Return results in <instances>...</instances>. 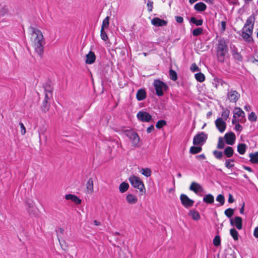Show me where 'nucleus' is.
<instances>
[{
    "label": "nucleus",
    "mask_w": 258,
    "mask_h": 258,
    "mask_svg": "<svg viewBox=\"0 0 258 258\" xmlns=\"http://www.w3.org/2000/svg\"><path fill=\"white\" fill-rule=\"evenodd\" d=\"M32 36L34 37V47L36 52L40 56H42L44 52V41L43 35L42 32L38 29L33 27L31 28Z\"/></svg>",
    "instance_id": "obj_1"
},
{
    "label": "nucleus",
    "mask_w": 258,
    "mask_h": 258,
    "mask_svg": "<svg viewBox=\"0 0 258 258\" xmlns=\"http://www.w3.org/2000/svg\"><path fill=\"white\" fill-rule=\"evenodd\" d=\"M228 53V45L224 39H220L216 45V55L220 62H224Z\"/></svg>",
    "instance_id": "obj_2"
},
{
    "label": "nucleus",
    "mask_w": 258,
    "mask_h": 258,
    "mask_svg": "<svg viewBox=\"0 0 258 258\" xmlns=\"http://www.w3.org/2000/svg\"><path fill=\"white\" fill-rule=\"evenodd\" d=\"M153 85L156 90V94L158 96H163L164 92L166 91L168 88L165 83L159 80H155Z\"/></svg>",
    "instance_id": "obj_3"
},
{
    "label": "nucleus",
    "mask_w": 258,
    "mask_h": 258,
    "mask_svg": "<svg viewBox=\"0 0 258 258\" xmlns=\"http://www.w3.org/2000/svg\"><path fill=\"white\" fill-rule=\"evenodd\" d=\"M129 181L132 185L140 190L141 192L145 191V188L143 182L140 178L136 176H132L129 178Z\"/></svg>",
    "instance_id": "obj_4"
},
{
    "label": "nucleus",
    "mask_w": 258,
    "mask_h": 258,
    "mask_svg": "<svg viewBox=\"0 0 258 258\" xmlns=\"http://www.w3.org/2000/svg\"><path fill=\"white\" fill-rule=\"evenodd\" d=\"M124 135L132 141L134 147H138L140 138L137 133L132 130H125Z\"/></svg>",
    "instance_id": "obj_5"
},
{
    "label": "nucleus",
    "mask_w": 258,
    "mask_h": 258,
    "mask_svg": "<svg viewBox=\"0 0 258 258\" xmlns=\"http://www.w3.org/2000/svg\"><path fill=\"white\" fill-rule=\"evenodd\" d=\"M207 135L204 132L197 134L194 138L193 144L195 145H203L207 139Z\"/></svg>",
    "instance_id": "obj_6"
},
{
    "label": "nucleus",
    "mask_w": 258,
    "mask_h": 258,
    "mask_svg": "<svg viewBox=\"0 0 258 258\" xmlns=\"http://www.w3.org/2000/svg\"><path fill=\"white\" fill-rule=\"evenodd\" d=\"M252 27L243 28L241 35L245 41L250 42L252 40Z\"/></svg>",
    "instance_id": "obj_7"
},
{
    "label": "nucleus",
    "mask_w": 258,
    "mask_h": 258,
    "mask_svg": "<svg viewBox=\"0 0 258 258\" xmlns=\"http://www.w3.org/2000/svg\"><path fill=\"white\" fill-rule=\"evenodd\" d=\"M180 199L182 205L186 208L192 207L194 204V201L190 199L185 194H181L180 196Z\"/></svg>",
    "instance_id": "obj_8"
},
{
    "label": "nucleus",
    "mask_w": 258,
    "mask_h": 258,
    "mask_svg": "<svg viewBox=\"0 0 258 258\" xmlns=\"http://www.w3.org/2000/svg\"><path fill=\"white\" fill-rule=\"evenodd\" d=\"M138 118L143 121L148 122L150 121L152 118V116L147 112L139 111L137 115Z\"/></svg>",
    "instance_id": "obj_9"
},
{
    "label": "nucleus",
    "mask_w": 258,
    "mask_h": 258,
    "mask_svg": "<svg viewBox=\"0 0 258 258\" xmlns=\"http://www.w3.org/2000/svg\"><path fill=\"white\" fill-rule=\"evenodd\" d=\"M227 98L230 102L236 103L240 97V94L235 90H229Z\"/></svg>",
    "instance_id": "obj_10"
},
{
    "label": "nucleus",
    "mask_w": 258,
    "mask_h": 258,
    "mask_svg": "<svg viewBox=\"0 0 258 258\" xmlns=\"http://www.w3.org/2000/svg\"><path fill=\"white\" fill-rule=\"evenodd\" d=\"M230 223L232 226H235L238 230L242 228V219L240 217L236 216L234 219H230Z\"/></svg>",
    "instance_id": "obj_11"
},
{
    "label": "nucleus",
    "mask_w": 258,
    "mask_h": 258,
    "mask_svg": "<svg viewBox=\"0 0 258 258\" xmlns=\"http://www.w3.org/2000/svg\"><path fill=\"white\" fill-rule=\"evenodd\" d=\"M216 127L221 133L225 131L226 127V123L222 119V118H218L215 121Z\"/></svg>",
    "instance_id": "obj_12"
},
{
    "label": "nucleus",
    "mask_w": 258,
    "mask_h": 258,
    "mask_svg": "<svg viewBox=\"0 0 258 258\" xmlns=\"http://www.w3.org/2000/svg\"><path fill=\"white\" fill-rule=\"evenodd\" d=\"M224 138L226 143L230 145H232L235 140V135L233 132L226 133L224 136Z\"/></svg>",
    "instance_id": "obj_13"
},
{
    "label": "nucleus",
    "mask_w": 258,
    "mask_h": 258,
    "mask_svg": "<svg viewBox=\"0 0 258 258\" xmlns=\"http://www.w3.org/2000/svg\"><path fill=\"white\" fill-rule=\"evenodd\" d=\"M151 23L155 26H164L167 25V22L159 18H154L152 20Z\"/></svg>",
    "instance_id": "obj_14"
},
{
    "label": "nucleus",
    "mask_w": 258,
    "mask_h": 258,
    "mask_svg": "<svg viewBox=\"0 0 258 258\" xmlns=\"http://www.w3.org/2000/svg\"><path fill=\"white\" fill-rule=\"evenodd\" d=\"M96 59V56L95 53L90 51L86 55V59L85 60V62L87 64H92L93 63Z\"/></svg>",
    "instance_id": "obj_15"
},
{
    "label": "nucleus",
    "mask_w": 258,
    "mask_h": 258,
    "mask_svg": "<svg viewBox=\"0 0 258 258\" xmlns=\"http://www.w3.org/2000/svg\"><path fill=\"white\" fill-rule=\"evenodd\" d=\"M50 98L48 97V95H45L41 106V110L44 112H46L49 109L50 104L48 102V100H50Z\"/></svg>",
    "instance_id": "obj_16"
},
{
    "label": "nucleus",
    "mask_w": 258,
    "mask_h": 258,
    "mask_svg": "<svg viewBox=\"0 0 258 258\" xmlns=\"http://www.w3.org/2000/svg\"><path fill=\"white\" fill-rule=\"evenodd\" d=\"M189 189L197 194L199 191H201L203 188L200 184L192 182L189 186Z\"/></svg>",
    "instance_id": "obj_17"
},
{
    "label": "nucleus",
    "mask_w": 258,
    "mask_h": 258,
    "mask_svg": "<svg viewBox=\"0 0 258 258\" xmlns=\"http://www.w3.org/2000/svg\"><path fill=\"white\" fill-rule=\"evenodd\" d=\"M65 199L68 200H71L75 204L80 205L81 204L82 201L78 198L76 196L72 194H68L66 195Z\"/></svg>",
    "instance_id": "obj_18"
},
{
    "label": "nucleus",
    "mask_w": 258,
    "mask_h": 258,
    "mask_svg": "<svg viewBox=\"0 0 258 258\" xmlns=\"http://www.w3.org/2000/svg\"><path fill=\"white\" fill-rule=\"evenodd\" d=\"M255 18L253 14L249 16L246 20V23L244 26V27L247 28V26L249 27H252L253 29L254 24L255 22Z\"/></svg>",
    "instance_id": "obj_19"
},
{
    "label": "nucleus",
    "mask_w": 258,
    "mask_h": 258,
    "mask_svg": "<svg viewBox=\"0 0 258 258\" xmlns=\"http://www.w3.org/2000/svg\"><path fill=\"white\" fill-rule=\"evenodd\" d=\"M136 98L138 101H142L146 98V92L145 89H140L136 94Z\"/></svg>",
    "instance_id": "obj_20"
},
{
    "label": "nucleus",
    "mask_w": 258,
    "mask_h": 258,
    "mask_svg": "<svg viewBox=\"0 0 258 258\" xmlns=\"http://www.w3.org/2000/svg\"><path fill=\"white\" fill-rule=\"evenodd\" d=\"M233 118H236V115L238 117H244L245 113L240 107H235L233 110Z\"/></svg>",
    "instance_id": "obj_21"
},
{
    "label": "nucleus",
    "mask_w": 258,
    "mask_h": 258,
    "mask_svg": "<svg viewBox=\"0 0 258 258\" xmlns=\"http://www.w3.org/2000/svg\"><path fill=\"white\" fill-rule=\"evenodd\" d=\"M203 202L207 204H212L214 202V196L210 194L206 195L203 198Z\"/></svg>",
    "instance_id": "obj_22"
},
{
    "label": "nucleus",
    "mask_w": 258,
    "mask_h": 258,
    "mask_svg": "<svg viewBox=\"0 0 258 258\" xmlns=\"http://www.w3.org/2000/svg\"><path fill=\"white\" fill-rule=\"evenodd\" d=\"M86 188L88 194L93 192V181L92 178H89L86 183Z\"/></svg>",
    "instance_id": "obj_23"
},
{
    "label": "nucleus",
    "mask_w": 258,
    "mask_h": 258,
    "mask_svg": "<svg viewBox=\"0 0 258 258\" xmlns=\"http://www.w3.org/2000/svg\"><path fill=\"white\" fill-rule=\"evenodd\" d=\"M127 202L130 204H135L138 201L136 196L132 194H128L126 197Z\"/></svg>",
    "instance_id": "obj_24"
},
{
    "label": "nucleus",
    "mask_w": 258,
    "mask_h": 258,
    "mask_svg": "<svg viewBox=\"0 0 258 258\" xmlns=\"http://www.w3.org/2000/svg\"><path fill=\"white\" fill-rule=\"evenodd\" d=\"M45 90V96L48 95V97L51 98L52 96V88L49 84H45L44 86Z\"/></svg>",
    "instance_id": "obj_25"
},
{
    "label": "nucleus",
    "mask_w": 258,
    "mask_h": 258,
    "mask_svg": "<svg viewBox=\"0 0 258 258\" xmlns=\"http://www.w3.org/2000/svg\"><path fill=\"white\" fill-rule=\"evenodd\" d=\"M194 8L197 11L202 12L206 9L207 6L204 3L200 2L195 5Z\"/></svg>",
    "instance_id": "obj_26"
},
{
    "label": "nucleus",
    "mask_w": 258,
    "mask_h": 258,
    "mask_svg": "<svg viewBox=\"0 0 258 258\" xmlns=\"http://www.w3.org/2000/svg\"><path fill=\"white\" fill-rule=\"evenodd\" d=\"M233 153L234 150L233 148L229 146L227 147L224 151V154L227 158L231 157L233 156Z\"/></svg>",
    "instance_id": "obj_27"
},
{
    "label": "nucleus",
    "mask_w": 258,
    "mask_h": 258,
    "mask_svg": "<svg viewBox=\"0 0 258 258\" xmlns=\"http://www.w3.org/2000/svg\"><path fill=\"white\" fill-rule=\"evenodd\" d=\"M222 112L221 113V118H222L223 120L224 119L226 120L229 117L230 114V110L228 109L224 108L223 107L222 108Z\"/></svg>",
    "instance_id": "obj_28"
},
{
    "label": "nucleus",
    "mask_w": 258,
    "mask_h": 258,
    "mask_svg": "<svg viewBox=\"0 0 258 258\" xmlns=\"http://www.w3.org/2000/svg\"><path fill=\"white\" fill-rule=\"evenodd\" d=\"M250 161L253 164L258 163V152L249 154Z\"/></svg>",
    "instance_id": "obj_29"
},
{
    "label": "nucleus",
    "mask_w": 258,
    "mask_h": 258,
    "mask_svg": "<svg viewBox=\"0 0 258 258\" xmlns=\"http://www.w3.org/2000/svg\"><path fill=\"white\" fill-rule=\"evenodd\" d=\"M129 185L127 183L123 182H122L119 186V191L121 193H123L125 192L128 188Z\"/></svg>",
    "instance_id": "obj_30"
},
{
    "label": "nucleus",
    "mask_w": 258,
    "mask_h": 258,
    "mask_svg": "<svg viewBox=\"0 0 258 258\" xmlns=\"http://www.w3.org/2000/svg\"><path fill=\"white\" fill-rule=\"evenodd\" d=\"M230 234L234 240H238L239 234L235 228H232L230 230Z\"/></svg>",
    "instance_id": "obj_31"
},
{
    "label": "nucleus",
    "mask_w": 258,
    "mask_h": 258,
    "mask_svg": "<svg viewBox=\"0 0 258 258\" xmlns=\"http://www.w3.org/2000/svg\"><path fill=\"white\" fill-rule=\"evenodd\" d=\"M246 150V145L244 144H240L237 146V151L240 154L243 155Z\"/></svg>",
    "instance_id": "obj_32"
},
{
    "label": "nucleus",
    "mask_w": 258,
    "mask_h": 258,
    "mask_svg": "<svg viewBox=\"0 0 258 258\" xmlns=\"http://www.w3.org/2000/svg\"><path fill=\"white\" fill-rule=\"evenodd\" d=\"M190 22L195 24L197 26H201L203 23L202 19L197 20L195 17H192L190 18Z\"/></svg>",
    "instance_id": "obj_33"
},
{
    "label": "nucleus",
    "mask_w": 258,
    "mask_h": 258,
    "mask_svg": "<svg viewBox=\"0 0 258 258\" xmlns=\"http://www.w3.org/2000/svg\"><path fill=\"white\" fill-rule=\"evenodd\" d=\"M189 215L191 216L192 218L195 220H198L200 218V215L199 212L191 210L189 212Z\"/></svg>",
    "instance_id": "obj_34"
},
{
    "label": "nucleus",
    "mask_w": 258,
    "mask_h": 258,
    "mask_svg": "<svg viewBox=\"0 0 258 258\" xmlns=\"http://www.w3.org/2000/svg\"><path fill=\"white\" fill-rule=\"evenodd\" d=\"M202 149L201 147L192 146L190 148L189 152L191 154H196L200 153L202 151Z\"/></svg>",
    "instance_id": "obj_35"
},
{
    "label": "nucleus",
    "mask_w": 258,
    "mask_h": 258,
    "mask_svg": "<svg viewBox=\"0 0 258 258\" xmlns=\"http://www.w3.org/2000/svg\"><path fill=\"white\" fill-rule=\"evenodd\" d=\"M195 76L196 79L200 82H203L205 80V77L204 75L202 73H197L195 74Z\"/></svg>",
    "instance_id": "obj_36"
},
{
    "label": "nucleus",
    "mask_w": 258,
    "mask_h": 258,
    "mask_svg": "<svg viewBox=\"0 0 258 258\" xmlns=\"http://www.w3.org/2000/svg\"><path fill=\"white\" fill-rule=\"evenodd\" d=\"M234 162V159H226L225 160V166L228 169H230L234 167V164L232 163Z\"/></svg>",
    "instance_id": "obj_37"
},
{
    "label": "nucleus",
    "mask_w": 258,
    "mask_h": 258,
    "mask_svg": "<svg viewBox=\"0 0 258 258\" xmlns=\"http://www.w3.org/2000/svg\"><path fill=\"white\" fill-rule=\"evenodd\" d=\"M109 17L107 16L103 21L101 25V29H105L108 28L109 24Z\"/></svg>",
    "instance_id": "obj_38"
},
{
    "label": "nucleus",
    "mask_w": 258,
    "mask_h": 258,
    "mask_svg": "<svg viewBox=\"0 0 258 258\" xmlns=\"http://www.w3.org/2000/svg\"><path fill=\"white\" fill-rule=\"evenodd\" d=\"M170 79L173 81H176L177 79V75L176 72L172 69H170L169 72Z\"/></svg>",
    "instance_id": "obj_39"
},
{
    "label": "nucleus",
    "mask_w": 258,
    "mask_h": 258,
    "mask_svg": "<svg viewBox=\"0 0 258 258\" xmlns=\"http://www.w3.org/2000/svg\"><path fill=\"white\" fill-rule=\"evenodd\" d=\"M141 173L146 177H149L151 175V170L148 168H142L141 170Z\"/></svg>",
    "instance_id": "obj_40"
},
{
    "label": "nucleus",
    "mask_w": 258,
    "mask_h": 258,
    "mask_svg": "<svg viewBox=\"0 0 258 258\" xmlns=\"http://www.w3.org/2000/svg\"><path fill=\"white\" fill-rule=\"evenodd\" d=\"M203 29L202 28L199 27L193 30L192 34L194 36H198L202 34Z\"/></svg>",
    "instance_id": "obj_41"
},
{
    "label": "nucleus",
    "mask_w": 258,
    "mask_h": 258,
    "mask_svg": "<svg viewBox=\"0 0 258 258\" xmlns=\"http://www.w3.org/2000/svg\"><path fill=\"white\" fill-rule=\"evenodd\" d=\"M232 54L234 57L238 60H241L242 58L241 55L237 52L236 49H233L231 51Z\"/></svg>",
    "instance_id": "obj_42"
},
{
    "label": "nucleus",
    "mask_w": 258,
    "mask_h": 258,
    "mask_svg": "<svg viewBox=\"0 0 258 258\" xmlns=\"http://www.w3.org/2000/svg\"><path fill=\"white\" fill-rule=\"evenodd\" d=\"M26 208L29 213H32L33 208V202L31 201H27L26 202Z\"/></svg>",
    "instance_id": "obj_43"
},
{
    "label": "nucleus",
    "mask_w": 258,
    "mask_h": 258,
    "mask_svg": "<svg viewBox=\"0 0 258 258\" xmlns=\"http://www.w3.org/2000/svg\"><path fill=\"white\" fill-rule=\"evenodd\" d=\"M224 214L228 218H230L234 214V209L231 208L227 209L225 210Z\"/></svg>",
    "instance_id": "obj_44"
},
{
    "label": "nucleus",
    "mask_w": 258,
    "mask_h": 258,
    "mask_svg": "<svg viewBox=\"0 0 258 258\" xmlns=\"http://www.w3.org/2000/svg\"><path fill=\"white\" fill-rule=\"evenodd\" d=\"M248 119L249 121L255 122L257 120V116L254 112H251L248 116Z\"/></svg>",
    "instance_id": "obj_45"
},
{
    "label": "nucleus",
    "mask_w": 258,
    "mask_h": 258,
    "mask_svg": "<svg viewBox=\"0 0 258 258\" xmlns=\"http://www.w3.org/2000/svg\"><path fill=\"white\" fill-rule=\"evenodd\" d=\"M216 201L220 203V205H223L225 203V198L223 195H219L216 198Z\"/></svg>",
    "instance_id": "obj_46"
},
{
    "label": "nucleus",
    "mask_w": 258,
    "mask_h": 258,
    "mask_svg": "<svg viewBox=\"0 0 258 258\" xmlns=\"http://www.w3.org/2000/svg\"><path fill=\"white\" fill-rule=\"evenodd\" d=\"M166 124V122L164 120H159L158 121L156 124V127L157 128H161Z\"/></svg>",
    "instance_id": "obj_47"
},
{
    "label": "nucleus",
    "mask_w": 258,
    "mask_h": 258,
    "mask_svg": "<svg viewBox=\"0 0 258 258\" xmlns=\"http://www.w3.org/2000/svg\"><path fill=\"white\" fill-rule=\"evenodd\" d=\"M213 155L217 159H221L223 157V153L217 150L213 151Z\"/></svg>",
    "instance_id": "obj_48"
},
{
    "label": "nucleus",
    "mask_w": 258,
    "mask_h": 258,
    "mask_svg": "<svg viewBox=\"0 0 258 258\" xmlns=\"http://www.w3.org/2000/svg\"><path fill=\"white\" fill-rule=\"evenodd\" d=\"M221 239L219 236H216L213 239V244L215 246H218L220 244Z\"/></svg>",
    "instance_id": "obj_49"
},
{
    "label": "nucleus",
    "mask_w": 258,
    "mask_h": 258,
    "mask_svg": "<svg viewBox=\"0 0 258 258\" xmlns=\"http://www.w3.org/2000/svg\"><path fill=\"white\" fill-rule=\"evenodd\" d=\"M225 146V143L223 141V139L221 137L219 138L218 143L217 145V148L222 149H223Z\"/></svg>",
    "instance_id": "obj_50"
},
{
    "label": "nucleus",
    "mask_w": 258,
    "mask_h": 258,
    "mask_svg": "<svg viewBox=\"0 0 258 258\" xmlns=\"http://www.w3.org/2000/svg\"><path fill=\"white\" fill-rule=\"evenodd\" d=\"M100 36L101 39L104 41L108 40V36L104 29H101Z\"/></svg>",
    "instance_id": "obj_51"
},
{
    "label": "nucleus",
    "mask_w": 258,
    "mask_h": 258,
    "mask_svg": "<svg viewBox=\"0 0 258 258\" xmlns=\"http://www.w3.org/2000/svg\"><path fill=\"white\" fill-rule=\"evenodd\" d=\"M58 241L62 249L64 250H67L68 249V246L66 245V241L63 240H60V239H58Z\"/></svg>",
    "instance_id": "obj_52"
},
{
    "label": "nucleus",
    "mask_w": 258,
    "mask_h": 258,
    "mask_svg": "<svg viewBox=\"0 0 258 258\" xmlns=\"http://www.w3.org/2000/svg\"><path fill=\"white\" fill-rule=\"evenodd\" d=\"M56 231L57 232V236L58 239H59V237L61 236V235L63 234L64 229L62 228H58L57 230H56Z\"/></svg>",
    "instance_id": "obj_53"
},
{
    "label": "nucleus",
    "mask_w": 258,
    "mask_h": 258,
    "mask_svg": "<svg viewBox=\"0 0 258 258\" xmlns=\"http://www.w3.org/2000/svg\"><path fill=\"white\" fill-rule=\"evenodd\" d=\"M147 7L148 10L149 12H151L152 11V9L153 8V1H149L147 3Z\"/></svg>",
    "instance_id": "obj_54"
},
{
    "label": "nucleus",
    "mask_w": 258,
    "mask_h": 258,
    "mask_svg": "<svg viewBox=\"0 0 258 258\" xmlns=\"http://www.w3.org/2000/svg\"><path fill=\"white\" fill-rule=\"evenodd\" d=\"M19 125H20L21 128V133L22 135H24L26 133V128L22 122H20Z\"/></svg>",
    "instance_id": "obj_55"
},
{
    "label": "nucleus",
    "mask_w": 258,
    "mask_h": 258,
    "mask_svg": "<svg viewBox=\"0 0 258 258\" xmlns=\"http://www.w3.org/2000/svg\"><path fill=\"white\" fill-rule=\"evenodd\" d=\"M190 70L192 72H195L199 71V68L197 66V64L195 63H194L191 64V67H190Z\"/></svg>",
    "instance_id": "obj_56"
},
{
    "label": "nucleus",
    "mask_w": 258,
    "mask_h": 258,
    "mask_svg": "<svg viewBox=\"0 0 258 258\" xmlns=\"http://www.w3.org/2000/svg\"><path fill=\"white\" fill-rule=\"evenodd\" d=\"M175 19L178 23H182L183 22V18L181 16H175Z\"/></svg>",
    "instance_id": "obj_57"
},
{
    "label": "nucleus",
    "mask_w": 258,
    "mask_h": 258,
    "mask_svg": "<svg viewBox=\"0 0 258 258\" xmlns=\"http://www.w3.org/2000/svg\"><path fill=\"white\" fill-rule=\"evenodd\" d=\"M234 128L236 131L240 132L242 130V127L239 123H237L235 124Z\"/></svg>",
    "instance_id": "obj_58"
},
{
    "label": "nucleus",
    "mask_w": 258,
    "mask_h": 258,
    "mask_svg": "<svg viewBox=\"0 0 258 258\" xmlns=\"http://www.w3.org/2000/svg\"><path fill=\"white\" fill-rule=\"evenodd\" d=\"M8 12V10L7 8H3L0 11V13L2 16H4Z\"/></svg>",
    "instance_id": "obj_59"
},
{
    "label": "nucleus",
    "mask_w": 258,
    "mask_h": 258,
    "mask_svg": "<svg viewBox=\"0 0 258 258\" xmlns=\"http://www.w3.org/2000/svg\"><path fill=\"white\" fill-rule=\"evenodd\" d=\"M228 201L229 203H232L234 202V199L233 197V196L231 194H229L228 195Z\"/></svg>",
    "instance_id": "obj_60"
},
{
    "label": "nucleus",
    "mask_w": 258,
    "mask_h": 258,
    "mask_svg": "<svg viewBox=\"0 0 258 258\" xmlns=\"http://www.w3.org/2000/svg\"><path fill=\"white\" fill-rule=\"evenodd\" d=\"M221 31L224 32L226 29V22L222 21L221 22Z\"/></svg>",
    "instance_id": "obj_61"
},
{
    "label": "nucleus",
    "mask_w": 258,
    "mask_h": 258,
    "mask_svg": "<svg viewBox=\"0 0 258 258\" xmlns=\"http://www.w3.org/2000/svg\"><path fill=\"white\" fill-rule=\"evenodd\" d=\"M154 130V126L153 125H151L147 128V133H150Z\"/></svg>",
    "instance_id": "obj_62"
},
{
    "label": "nucleus",
    "mask_w": 258,
    "mask_h": 258,
    "mask_svg": "<svg viewBox=\"0 0 258 258\" xmlns=\"http://www.w3.org/2000/svg\"><path fill=\"white\" fill-rule=\"evenodd\" d=\"M196 158L198 159H205L206 158L205 155L204 154H201L199 155H197L196 156Z\"/></svg>",
    "instance_id": "obj_63"
},
{
    "label": "nucleus",
    "mask_w": 258,
    "mask_h": 258,
    "mask_svg": "<svg viewBox=\"0 0 258 258\" xmlns=\"http://www.w3.org/2000/svg\"><path fill=\"white\" fill-rule=\"evenodd\" d=\"M253 235L256 238H258V227H256L253 232Z\"/></svg>",
    "instance_id": "obj_64"
}]
</instances>
